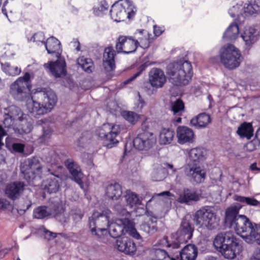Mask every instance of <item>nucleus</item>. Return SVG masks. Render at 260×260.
Returning <instances> with one entry per match:
<instances>
[{"mask_svg": "<svg viewBox=\"0 0 260 260\" xmlns=\"http://www.w3.org/2000/svg\"><path fill=\"white\" fill-rule=\"evenodd\" d=\"M242 207L240 204H236L228 208L225 221L247 243L260 245V225L252 223L245 215H238Z\"/></svg>", "mask_w": 260, "mask_h": 260, "instance_id": "nucleus-1", "label": "nucleus"}, {"mask_svg": "<svg viewBox=\"0 0 260 260\" xmlns=\"http://www.w3.org/2000/svg\"><path fill=\"white\" fill-rule=\"evenodd\" d=\"M47 167H44L41 163V159L38 157H33L27 160V164L21 168L24 178L28 182H33L36 179H40L43 173L53 174V171L56 168L61 169L59 165L61 158L56 153L52 150L46 157Z\"/></svg>", "mask_w": 260, "mask_h": 260, "instance_id": "nucleus-2", "label": "nucleus"}, {"mask_svg": "<svg viewBox=\"0 0 260 260\" xmlns=\"http://www.w3.org/2000/svg\"><path fill=\"white\" fill-rule=\"evenodd\" d=\"M166 73L170 81L174 85H185L192 76V66L190 62L184 59L173 61L167 66Z\"/></svg>", "mask_w": 260, "mask_h": 260, "instance_id": "nucleus-3", "label": "nucleus"}, {"mask_svg": "<svg viewBox=\"0 0 260 260\" xmlns=\"http://www.w3.org/2000/svg\"><path fill=\"white\" fill-rule=\"evenodd\" d=\"M213 244L222 255L226 259H233L242 251V246L232 232L217 235Z\"/></svg>", "mask_w": 260, "mask_h": 260, "instance_id": "nucleus-4", "label": "nucleus"}, {"mask_svg": "<svg viewBox=\"0 0 260 260\" xmlns=\"http://www.w3.org/2000/svg\"><path fill=\"white\" fill-rule=\"evenodd\" d=\"M38 98L42 101V104L34 101L32 98L26 104L28 110L34 116L44 115L50 112L57 101L54 92L51 89L39 92Z\"/></svg>", "mask_w": 260, "mask_h": 260, "instance_id": "nucleus-5", "label": "nucleus"}, {"mask_svg": "<svg viewBox=\"0 0 260 260\" xmlns=\"http://www.w3.org/2000/svg\"><path fill=\"white\" fill-rule=\"evenodd\" d=\"M111 211L106 209L99 212L94 211L89 218V226L92 235L99 238H103L108 235V226L110 224L109 218Z\"/></svg>", "mask_w": 260, "mask_h": 260, "instance_id": "nucleus-6", "label": "nucleus"}, {"mask_svg": "<svg viewBox=\"0 0 260 260\" xmlns=\"http://www.w3.org/2000/svg\"><path fill=\"white\" fill-rule=\"evenodd\" d=\"M193 221L199 227L212 231L218 228L220 219L214 211L213 207L205 206L195 213Z\"/></svg>", "mask_w": 260, "mask_h": 260, "instance_id": "nucleus-7", "label": "nucleus"}, {"mask_svg": "<svg viewBox=\"0 0 260 260\" xmlns=\"http://www.w3.org/2000/svg\"><path fill=\"white\" fill-rule=\"evenodd\" d=\"M108 235L113 238H118L122 235L128 234L134 238L139 240L141 237L135 228L133 222L127 218L117 219L109 224L107 228Z\"/></svg>", "mask_w": 260, "mask_h": 260, "instance_id": "nucleus-8", "label": "nucleus"}, {"mask_svg": "<svg viewBox=\"0 0 260 260\" xmlns=\"http://www.w3.org/2000/svg\"><path fill=\"white\" fill-rule=\"evenodd\" d=\"M136 8L129 0H120L114 3L110 10L111 17L115 21L119 22L125 18L131 19L134 17Z\"/></svg>", "mask_w": 260, "mask_h": 260, "instance_id": "nucleus-9", "label": "nucleus"}, {"mask_svg": "<svg viewBox=\"0 0 260 260\" xmlns=\"http://www.w3.org/2000/svg\"><path fill=\"white\" fill-rule=\"evenodd\" d=\"M241 57L239 50L232 44L224 46L220 49V62L228 69L233 70L238 67L241 62Z\"/></svg>", "mask_w": 260, "mask_h": 260, "instance_id": "nucleus-10", "label": "nucleus"}, {"mask_svg": "<svg viewBox=\"0 0 260 260\" xmlns=\"http://www.w3.org/2000/svg\"><path fill=\"white\" fill-rule=\"evenodd\" d=\"M30 75L26 73L23 77H19L10 88V94L16 100L22 101L29 95L30 88L28 85Z\"/></svg>", "mask_w": 260, "mask_h": 260, "instance_id": "nucleus-11", "label": "nucleus"}, {"mask_svg": "<svg viewBox=\"0 0 260 260\" xmlns=\"http://www.w3.org/2000/svg\"><path fill=\"white\" fill-rule=\"evenodd\" d=\"M119 132L118 125H112L110 123H105L96 130V135L105 141V145L109 148L118 143L116 138Z\"/></svg>", "mask_w": 260, "mask_h": 260, "instance_id": "nucleus-12", "label": "nucleus"}, {"mask_svg": "<svg viewBox=\"0 0 260 260\" xmlns=\"http://www.w3.org/2000/svg\"><path fill=\"white\" fill-rule=\"evenodd\" d=\"M183 169L184 175L190 182L199 184L204 181L206 171L203 167L197 163L188 162Z\"/></svg>", "mask_w": 260, "mask_h": 260, "instance_id": "nucleus-13", "label": "nucleus"}, {"mask_svg": "<svg viewBox=\"0 0 260 260\" xmlns=\"http://www.w3.org/2000/svg\"><path fill=\"white\" fill-rule=\"evenodd\" d=\"M4 115L9 116L16 122H21L25 124H22V131L24 133H29L32 128V125L30 122L26 121L27 115L23 113L21 109L14 105H12L4 109L3 112Z\"/></svg>", "mask_w": 260, "mask_h": 260, "instance_id": "nucleus-14", "label": "nucleus"}, {"mask_svg": "<svg viewBox=\"0 0 260 260\" xmlns=\"http://www.w3.org/2000/svg\"><path fill=\"white\" fill-rule=\"evenodd\" d=\"M156 143V138L153 133L144 131L139 134L133 140L134 147L140 151H148Z\"/></svg>", "mask_w": 260, "mask_h": 260, "instance_id": "nucleus-15", "label": "nucleus"}, {"mask_svg": "<svg viewBox=\"0 0 260 260\" xmlns=\"http://www.w3.org/2000/svg\"><path fill=\"white\" fill-rule=\"evenodd\" d=\"M133 37L120 36L117 40L115 48L117 53L129 54L137 50V44Z\"/></svg>", "mask_w": 260, "mask_h": 260, "instance_id": "nucleus-16", "label": "nucleus"}, {"mask_svg": "<svg viewBox=\"0 0 260 260\" xmlns=\"http://www.w3.org/2000/svg\"><path fill=\"white\" fill-rule=\"evenodd\" d=\"M193 231L194 229L190 223L186 219H183L176 233V241L180 244L187 242L191 238Z\"/></svg>", "mask_w": 260, "mask_h": 260, "instance_id": "nucleus-17", "label": "nucleus"}, {"mask_svg": "<svg viewBox=\"0 0 260 260\" xmlns=\"http://www.w3.org/2000/svg\"><path fill=\"white\" fill-rule=\"evenodd\" d=\"M25 185V184L21 181H14L10 183L6 187L5 194L11 200H17L22 194Z\"/></svg>", "mask_w": 260, "mask_h": 260, "instance_id": "nucleus-18", "label": "nucleus"}, {"mask_svg": "<svg viewBox=\"0 0 260 260\" xmlns=\"http://www.w3.org/2000/svg\"><path fill=\"white\" fill-rule=\"evenodd\" d=\"M149 82L153 87H162L166 82V77L164 71L158 68L152 69L149 74Z\"/></svg>", "mask_w": 260, "mask_h": 260, "instance_id": "nucleus-19", "label": "nucleus"}, {"mask_svg": "<svg viewBox=\"0 0 260 260\" xmlns=\"http://www.w3.org/2000/svg\"><path fill=\"white\" fill-rule=\"evenodd\" d=\"M115 51L112 46L105 49L103 55V67L106 72H111L115 69Z\"/></svg>", "mask_w": 260, "mask_h": 260, "instance_id": "nucleus-20", "label": "nucleus"}, {"mask_svg": "<svg viewBox=\"0 0 260 260\" xmlns=\"http://www.w3.org/2000/svg\"><path fill=\"white\" fill-rule=\"evenodd\" d=\"M178 142L180 144L191 143L194 141V134L193 131L186 126H179L177 129Z\"/></svg>", "mask_w": 260, "mask_h": 260, "instance_id": "nucleus-21", "label": "nucleus"}, {"mask_svg": "<svg viewBox=\"0 0 260 260\" xmlns=\"http://www.w3.org/2000/svg\"><path fill=\"white\" fill-rule=\"evenodd\" d=\"M115 246L119 251L128 255L134 254L137 250L135 243L127 238L117 239Z\"/></svg>", "mask_w": 260, "mask_h": 260, "instance_id": "nucleus-22", "label": "nucleus"}, {"mask_svg": "<svg viewBox=\"0 0 260 260\" xmlns=\"http://www.w3.org/2000/svg\"><path fill=\"white\" fill-rule=\"evenodd\" d=\"M44 67L48 69L51 74L56 78L66 74V62L64 60L58 59L56 61H50L48 63H45Z\"/></svg>", "mask_w": 260, "mask_h": 260, "instance_id": "nucleus-23", "label": "nucleus"}, {"mask_svg": "<svg viewBox=\"0 0 260 260\" xmlns=\"http://www.w3.org/2000/svg\"><path fill=\"white\" fill-rule=\"evenodd\" d=\"M64 164L74 180L79 185L81 188H83V183L82 181L83 174L79 166L71 159L66 160Z\"/></svg>", "mask_w": 260, "mask_h": 260, "instance_id": "nucleus-24", "label": "nucleus"}, {"mask_svg": "<svg viewBox=\"0 0 260 260\" xmlns=\"http://www.w3.org/2000/svg\"><path fill=\"white\" fill-rule=\"evenodd\" d=\"M147 219L146 221L140 225L141 230L149 235H152L157 231V218L149 214L147 212Z\"/></svg>", "mask_w": 260, "mask_h": 260, "instance_id": "nucleus-25", "label": "nucleus"}, {"mask_svg": "<svg viewBox=\"0 0 260 260\" xmlns=\"http://www.w3.org/2000/svg\"><path fill=\"white\" fill-rule=\"evenodd\" d=\"M198 255V249L193 244L185 246L181 251H179V256L177 257L178 260H194Z\"/></svg>", "mask_w": 260, "mask_h": 260, "instance_id": "nucleus-26", "label": "nucleus"}, {"mask_svg": "<svg viewBox=\"0 0 260 260\" xmlns=\"http://www.w3.org/2000/svg\"><path fill=\"white\" fill-rule=\"evenodd\" d=\"M200 199V195L194 189L185 188L180 194L178 199L181 203L188 204L191 202L198 201Z\"/></svg>", "mask_w": 260, "mask_h": 260, "instance_id": "nucleus-27", "label": "nucleus"}, {"mask_svg": "<svg viewBox=\"0 0 260 260\" xmlns=\"http://www.w3.org/2000/svg\"><path fill=\"white\" fill-rule=\"evenodd\" d=\"M188 162L197 163L203 161L205 158L206 150L202 147H196L189 150H186Z\"/></svg>", "mask_w": 260, "mask_h": 260, "instance_id": "nucleus-28", "label": "nucleus"}, {"mask_svg": "<svg viewBox=\"0 0 260 260\" xmlns=\"http://www.w3.org/2000/svg\"><path fill=\"white\" fill-rule=\"evenodd\" d=\"M241 37L245 45L250 46L255 43L258 40V32L253 27H249L245 29Z\"/></svg>", "mask_w": 260, "mask_h": 260, "instance_id": "nucleus-29", "label": "nucleus"}, {"mask_svg": "<svg viewBox=\"0 0 260 260\" xmlns=\"http://www.w3.org/2000/svg\"><path fill=\"white\" fill-rule=\"evenodd\" d=\"M45 46L49 54H57L59 55L61 52L60 42L54 37L48 38L45 43Z\"/></svg>", "mask_w": 260, "mask_h": 260, "instance_id": "nucleus-30", "label": "nucleus"}, {"mask_svg": "<svg viewBox=\"0 0 260 260\" xmlns=\"http://www.w3.org/2000/svg\"><path fill=\"white\" fill-rule=\"evenodd\" d=\"M211 122L210 115L203 113L192 118L190 120V124L197 128H202L206 127Z\"/></svg>", "mask_w": 260, "mask_h": 260, "instance_id": "nucleus-31", "label": "nucleus"}, {"mask_svg": "<svg viewBox=\"0 0 260 260\" xmlns=\"http://www.w3.org/2000/svg\"><path fill=\"white\" fill-rule=\"evenodd\" d=\"M125 200L127 205L131 208H136L139 205H141L142 198L137 193L130 190H127L124 195Z\"/></svg>", "mask_w": 260, "mask_h": 260, "instance_id": "nucleus-32", "label": "nucleus"}, {"mask_svg": "<svg viewBox=\"0 0 260 260\" xmlns=\"http://www.w3.org/2000/svg\"><path fill=\"white\" fill-rule=\"evenodd\" d=\"M122 193L121 186L118 183L110 184L106 187V194L109 199L117 200L121 196Z\"/></svg>", "mask_w": 260, "mask_h": 260, "instance_id": "nucleus-33", "label": "nucleus"}, {"mask_svg": "<svg viewBox=\"0 0 260 260\" xmlns=\"http://www.w3.org/2000/svg\"><path fill=\"white\" fill-rule=\"evenodd\" d=\"M175 132L170 128H162L159 133V142L161 145L170 144L174 139Z\"/></svg>", "mask_w": 260, "mask_h": 260, "instance_id": "nucleus-34", "label": "nucleus"}, {"mask_svg": "<svg viewBox=\"0 0 260 260\" xmlns=\"http://www.w3.org/2000/svg\"><path fill=\"white\" fill-rule=\"evenodd\" d=\"M239 34V28L238 24L232 23L224 33L223 38L229 41L235 40L238 37Z\"/></svg>", "mask_w": 260, "mask_h": 260, "instance_id": "nucleus-35", "label": "nucleus"}, {"mask_svg": "<svg viewBox=\"0 0 260 260\" xmlns=\"http://www.w3.org/2000/svg\"><path fill=\"white\" fill-rule=\"evenodd\" d=\"M237 133L240 137L250 139L253 136L252 125L249 123L244 122L238 127Z\"/></svg>", "mask_w": 260, "mask_h": 260, "instance_id": "nucleus-36", "label": "nucleus"}, {"mask_svg": "<svg viewBox=\"0 0 260 260\" xmlns=\"http://www.w3.org/2000/svg\"><path fill=\"white\" fill-rule=\"evenodd\" d=\"M52 171L53 174H51L53 175L54 176L53 177H51L49 179H47V183L45 185L46 188L47 189L48 191L51 193L53 192H56L58 191L59 187V183L58 181V175L54 174V171Z\"/></svg>", "mask_w": 260, "mask_h": 260, "instance_id": "nucleus-37", "label": "nucleus"}, {"mask_svg": "<svg viewBox=\"0 0 260 260\" xmlns=\"http://www.w3.org/2000/svg\"><path fill=\"white\" fill-rule=\"evenodd\" d=\"M52 214L56 220L61 223H66L69 221V216L64 213V208L62 205L58 206Z\"/></svg>", "mask_w": 260, "mask_h": 260, "instance_id": "nucleus-38", "label": "nucleus"}, {"mask_svg": "<svg viewBox=\"0 0 260 260\" xmlns=\"http://www.w3.org/2000/svg\"><path fill=\"white\" fill-rule=\"evenodd\" d=\"M77 64L86 72L91 73L94 69L92 60L83 56L79 57L77 60Z\"/></svg>", "mask_w": 260, "mask_h": 260, "instance_id": "nucleus-39", "label": "nucleus"}, {"mask_svg": "<svg viewBox=\"0 0 260 260\" xmlns=\"http://www.w3.org/2000/svg\"><path fill=\"white\" fill-rule=\"evenodd\" d=\"M152 257L150 260H176L169 256L166 251L161 249H154L151 251Z\"/></svg>", "mask_w": 260, "mask_h": 260, "instance_id": "nucleus-40", "label": "nucleus"}, {"mask_svg": "<svg viewBox=\"0 0 260 260\" xmlns=\"http://www.w3.org/2000/svg\"><path fill=\"white\" fill-rule=\"evenodd\" d=\"M3 71L7 75L12 76L18 75L21 72L20 68L17 67L11 66L9 63L4 64L1 63Z\"/></svg>", "mask_w": 260, "mask_h": 260, "instance_id": "nucleus-41", "label": "nucleus"}, {"mask_svg": "<svg viewBox=\"0 0 260 260\" xmlns=\"http://www.w3.org/2000/svg\"><path fill=\"white\" fill-rule=\"evenodd\" d=\"M234 200L240 203H245L247 205L257 207L260 206V202L253 198L240 196H235Z\"/></svg>", "mask_w": 260, "mask_h": 260, "instance_id": "nucleus-42", "label": "nucleus"}, {"mask_svg": "<svg viewBox=\"0 0 260 260\" xmlns=\"http://www.w3.org/2000/svg\"><path fill=\"white\" fill-rule=\"evenodd\" d=\"M184 110V105L181 100L178 99L172 104L171 111L174 115L177 116H181Z\"/></svg>", "mask_w": 260, "mask_h": 260, "instance_id": "nucleus-43", "label": "nucleus"}, {"mask_svg": "<svg viewBox=\"0 0 260 260\" xmlns=\"http://www.w3.org/2000/svg\"><path fill=\"white\" fill-rule=\"evenodd\" d=\"M51 213L47 210L46 206H40L36 208L33 212V216L37 219H43L51 215Z\"/></svg>", "mask_w": 260, "mask_h": 260, "instance_id": "nucleus-44", "label": "nucleus"}, {"mask_svg": "<svg viewBox=\"0 0 260 260\" xmlns=\"http://www.w3.org/2000/svg\"><path fill=\"white\" fill-rule=\"evenodd\" d=\"M123 118L132 124H135L139 119V115L131 111H124L122 113Z\"/></svg>", "mask_w": 260, "mask_h": 260, "instance_id": "nucleus-45", "label": "nucleus"}, {"mask_svg": "<svg viewBox=\"0 0 260 260\" xmlns=\"http://www.w3.org/2000/svg\"><path fill=\"white\" fill-rule=\"evenodd\" d=\"M159 244L162 247H167L174 249H178L180 247V244L176 240L172 244H170L167 236H165L161 240H160Z\"/></svg>", "mask_w": 260, "mask_h": 260, "instance_id": "nucleus-46", "label": "nucleus"}, {"mask_svg": "<svg viewBox=\"0 0 260 260\" xmlns=\"http://www.w3.org/2000/svg\"><path fill=\"white\" fill-rule=\"evenodd\" d=\"M229 13L232 17H235L243 15V7L240 5L234 6L229 11Z\"/></svg>", "mask_w": 260, "mask_h": 260, "instance_id": "nucleus-47", "label": "nucleus"}, {"mask_svg": "<svg viewBox=\"0 0 260 260\" xmlns=\"http://www.w3.org/2000/svg\"><path fill=\"white\" fill-rule=\"evenodd\" d=\"M45 40V38L44 33L43 32H38L35 34L29 40V41L36 42L38 45L41 43L45 45L46 43Z\"/></svg>", "mask_w": 260, "mask_h": 260, "instance_id": "nucleus-48", "label": "nucleus"}, {"mask_svg": "<svg viewBox=\"0 0 260 260\" xmlns=\"http://www.w3.org/2000/svg\"><path fill=\"white\" fill-rule=\"evenodd\" d=\"M144 32V34L143 35V39H142L140 42H139L138 40H135V42H138L137 44V48H138V46H140L141 47L144 49L147 48L149 46L150 41L149 38V34L147 31Z\"/></svg>", "mask_w": 260, "mask_h": 260, "instance_id": "nucleus-49", "label": "nucleus"}, {"mask_svg": "<svg viewBox=\"0 0 260 260\" xmlns=\"http://www.w3.org/2000/svg\"><path fill=\"white\" fill-rule=\"evenodd\" d=\"M43 134L39 137L38 140L39 142L42 143H45L50 138L51 136V131L50 129H43Z\"/></svg>", "mask_w": 260, "mask_h": 260, "instance_id": "nucleus-50", "label": "nucleus"}, {"mask_svg": "<svg viewBox=\"0 0 260 260\" xmlns=\"http://www.w3.org/2000/svg\"><path fill=\"white\" fill-rule=\"evenodd\" d=\"M99 2V6L98 7H95L94 8V12H96L98 15L99 13L98 11L99 12H104L108 10L109 6L108 4L106 3L105 0H98Z\"/></svg>", "mask_w": 260, "mask_h": 260, "instance_id": "nucleus-51", "label": "nucleus"}, {"mask_svg": "<svg viewBox=\"0 0 260 260\" xmlns=\"http://www.w3.org/2000/svg\"><path fill=\"white\" fill-rule=\"evenodd\" d=\"M3 123L6 127L11 128L17 124V122L9 116H5Z\"/></svg>", "mask_w": 260, "mask_h": 260, "instance_id": "nucleus-52", "label": "nucleus"}, {"mask_svg": "<svg viewBox=\"0 0 260 260\" xmlns=\"http://www.w3.org/2000/svg\"><path fill=\"white\" fill-rule=\"evenodd\" d=\"M40 230L44 233L45 238L48 240L55 238L57 236L56 233L47 230L44 226H41Z\"/></svg>", "mask_w": 260, "mask_h": 260, "instance_id": "nucleus-53", "label": "nucleus"}, {"mask_svg": "<svg viewBox=\"0 0 260 260\" xmlns=\"http://www.w3.org/2000/svg\"><path fill=\"white\" fill-rule=\"evenodd\" d=\"M171 196H172V193L169 191H163L159 193L155 194L153 195L151 197V198L147 202V203L146 205V208H147V207L149 206V203L151 202L154 201L156 197H162V196L169 197Z\"/></svg>", "mask_w": 260, "mask_h": 260, "instance_id": "nucleus-54", "label": "nucleus"}, {"mask_svg": "<svg viewBox=\"0 0 260 260\" xmlns=\"http://www.w3.org/2000/svg\"><path fill=\"white\" fill-rule=\"evenodd\" d=\"M248 14L250 15L256 14L253 4H248L246 7H243V14Z\"/></svg>", "mask_w": 260, "mask_h": 260, "instance_id": "nucleus-55", "label": "nucleus"}, {"mask_svg": "<svg viewBox=\"0 0 260 260\" xmlns=\"http://www.w3.org/2000/svg\"><path fill=\"white\" fill-rule=\"evenodd\" d=\"M146 30L144 29H138L134 34V37H133L135 40H138L139 42L143 39L144 32H146Z\"/></svg>", "mask_w": 260, "mask_h": 260, "instance_id": "nucleus-56", "label": "nucleus"}, {"mask_svg": "<svg viewBox=\"0 0 260 260\" xmlns=\"http://www.w3.org/2000/svg\"><path fill=\"white\" fill-rule=\"evenodd\" d=\"M24 145L20 143H14L12 145V148L14 151L17 152H22L24 150Z\"/></svg>", "mask_w": 260, "mask_h": 260, "instance_id": "nucleus-57", "label": "nucleus"}, {"mask_svg": "<svg viewBox=\"0 0 260 260\" xmlns=\"http://www.w3.org/2000/svg\"><path fill=\"white\" fill-rule=\"evenodd\" d=\"M145 69V68L143 67H141L140 70L137 72L136 74H135L133 76H132L131 78H129L128 79H127L126 81L124 82L125 84H127L131 81L135 80L137 77H138L141 74L142 71Z\"/></svg>", "mask_w": 260, "mask_h": 260, "instance_id": "nucleus-58", "label": "nucleus"}, {"mask_svg": "<svg viewBox=\"0 0 260 260\" xmlns=\"http://www.w3.org/2000/svg\"><path fill=\"white\" fill-rule=\"evenodd\" d=\"M153 28L154 34L155 36H159L165 30L164 27L157 26L156 25H154Z\"/></svg>", "mask_w": 260, "mask_h": 260, "instance_id": "nucleus-59", "label": "nucleus"}, {"mask_svg": "<svg viewBox=\"0 0 260 260\" xmlns=\"http://www.w3.org/2000/svg\"><path fill=\"white\" fill-rule=\"evenodd\" d=\"M10 205L8 201L4 199L0 198V209H6Z\"/></svg>", "mask_w": 260, "mask_h": 260, "instance_id": "nucleus-60", "label": "nucleus"}, {"mask_svg": "<svg viewBox=\"0 0 260 260\" xmlns=\"http://www.w3.org/2000/svg\"><path fill=\"white\" fill-rule=\"evenodd\" d=\"M72 216L74 220L78 221L82 219L83 214L80 211H78L77 212L73 213Z\"/></svg>", "mask_w": 260, "mask_h": 260, "instance_id": "nucleus-61", "label": "nucleus"}, {"mask_svg": "<svg viewBox=\"0 0 260 260\" xmlns=\"http://www.w3.org/2000/svg\"><path fill=\"white\" fill-rule=\"evenodd\" d=\"M256 14L260 13V0H255L253 3Z\"/></svg>", "mask_w": 260, "mask_h": 260, "instance_id": "nucleus-62", "label": "nucleus"}, {"mask_svg": "<svg viewBox=\"0 0 260 260\" xmlns=\"http://www.w3.org/2000/svg\"><path fill=\"white\" fill-rule=\"evenodd\" d=\"M138 95L139 97V100H138L139 104H138V108L142 109L144 105L145 102H144V100L141 98L139 92L138 93Z\"/></svg>", "mask_w": 260, "mask_h": 260, "instance_id": "nucleus-63", "label": "nucleus"}, {"mask_svg": "<svg viewBox=\"0 0 260 260\" xmlns=\"http://www.w3.org/2000/svg\"><path fill=\"white\" fill-rule=\"evenodd\" d=\"M253 257L255 260H260V249H256L253 254Z\"/></svg>", "mask_w": 260, "mask_h": 260, "instance_id": "nucleus-64", "label": "nucleus"}]
</instances>
